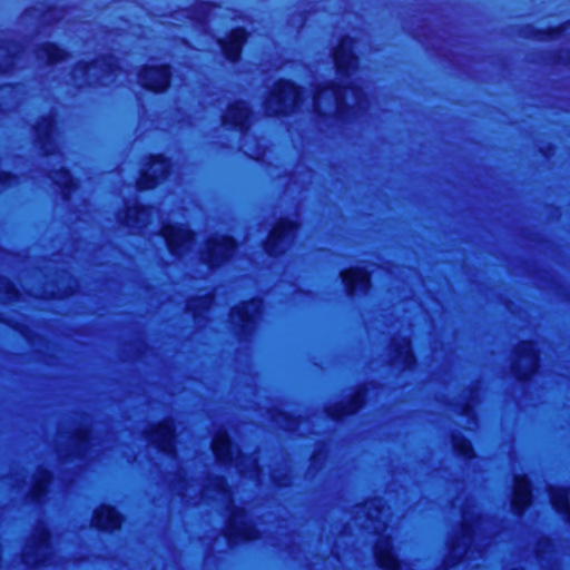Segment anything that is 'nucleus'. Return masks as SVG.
<instances>
[{"label":"nucleus","instance_id":"f257e3e1","mask_svg":"<svg viewBox=\"0 0 570 570\" xmlns=\"http://www.w3.org/2000/svg\"><path fill=\"white\" fill-rule=\"evenodd\" d=\"M312 105L321 115L333 114L343 116L350 108H363L364 92L354 83L343 88L331 85L317 90L313 97Z\"/></svg>","mask_w":570,"mask_h":570},{"label":"nucleus","instance_id":"f03ea898","mask_svg":"<svg viewBox=\"0 0 570 570\" xmlns=\"http://www.w3.org/2000/svg\"><path fill=\"white\" fill-rule=\"evenodd\" d=\"M212 449L218 462L226 465H234L242 475L256 478L258 475L257 460L252 456H244L235 449L226 432H218L213 441Z\"/></svg>","mask_w":570,"mask_h":570},{"label":"nucleus","instance_id":"7ed1b4c3","mask_svg":"<svg viewBox=\"0 0 570 570\" xmlns=\"http://www.w3.org/2000/svg\"><path fill=\"white\" fill-rule=\"evenodd\" d=\"M117 71V60L109 56L100 58L89 66H78L72 77L75 82H78L79 78H85L89 86H108L118 77Z\"/></svg>","mask_w":570,"mask_h":570},{"label":"nucleus","instance_id":"20e7f679","mask_svg":"<svg viewBox=\"0 0 570 570\" xmlns=\"http://www.w3.org/2000/svg\"><path fill=\"white\" fill-rule=\"evenodd\" d=\"M301 104V91L292 82L278 81L266 101L271 115L292 112Z\"/></svg>","mask_w":570,"mask_h":570},{"label":"nucleus","instance_id":"39448f33","mask_svg":"<svg viewBox=\"0 0 570 570\" xmlns=\"http://www.w3.org/2000/svg\"><path fill=\"white\" fill-rule=\"evenodd\" d=\"M51 554L50 535L45 528L37 530L22 556L27 566L47 564Z\"/></svg>","mask_w":570,"mask_h":570},{"label":"nucleus","instance_id":"423d86ee","mask_svg":"<svg viewBox=\"0 0 570 570\" xmlns=\"http://www.w3.org/2000/svg\"><path fill=\"white\" fill-rule=\"evenodd\" d=\"M161 235L173 255L181 256L193 248L194 235L183 225H165Z\"/></svg>","mask_w":570,"mask_h":570},{"label":"nucleus","instance_id":"0eeeda50","mask_svg":"<svg viewBox=\"0 0 570 570\" xmlns=\"http://www.w3.org/2000/svg\"><path fill=\"white\" fill-rule=\"evenodd\" d=\"M226 537L229 542L250 541L258 537L257 529L248 521L243 509H232Z\"/></svg>","mask_w":570,"mask_h":570},{"label":"nucleus","instance_id":"6e6552de","mask_svg":"<svg viewBox=\"0 0 570 570\" xmlns=\"http://www.w3.org/2000/svg\"><path fill=\"white\" fill-rule=\"evenodd\" d=\"M235 250V242L228 236L213 237L202 253L203 261L212 268L227 261Z\"/></svg>","mask_w":570,"mask_h":570},{"label":"nucleus","instance_id":"1a4fd4ad","mask_svg":"<svg viewBox=\"0 0 570 570\" xmlns=\"http://www.w3.org/2000/svg\"><path fill=\"white\" fill-rule=\"evenodd\" d=\"M513 372L519 380L529 379L538 368V351L532 342H523L517 350Z\"/></svg>","mask_w":570,"mask_h":570},{"label":"nucleus","instance_id":"9d476101","mask_svg":"<svg viewBox=\"0 0 570 570\" xmlns=\"http://www.w3.org/2000/svg\"><path fill=\"white\" fill-rule=\"evenodd\" d=\"M296 227V224L288 219H282L278 222L265 243L266 252L269 255H278L285 252L286 246L294 238Z\"/></svg>","mask_w":570,"mask_h":570},{"label":"nucleus","instance_id":"9b49d317","mask_svg":"<svg viewBox=\"0 0 570 570\" xmlns=\"http://www.w3.org/2000/svg\"><path fill=\"white\" fill-rule=\"evenodd\" d=\"M481 527L478 521L475 524L471 523L470 518L464 514L463 524L461 528V535L458 538L452 546L451 557L453 559H458L459 561H463L464 559H471L474 550L472 549V543L475 540V531Z\"/></svg>","mask_w":570,"mask_h":570},{"label":"nucleus","instance_id":"f8f14e48","mask_svg":"<svg viewBox=\"0 0 570 570\" xmlns=\"http://www.w3.org/2000/svg\"><path fill=\"white\" fill-rule=\"evenodd\" d=\"M148 441L154 444L161 453L174 455V424L171 420H166L153 428L147 435Z\"/></svg>","mask_w":570,"mask_h":570},{"label":"nucleus","instance_id":"ddd939ff","mask_svg":"<svg viewBox=\"0 0 570 570\" xmlns=\"http://www.w3.org/2000/svg\"><path fill=\"white\" fill-rule=\"evenodd\" d=\"M354 41L350 37L342 39L340 46L334 51V62L337 72L343 77H351L356 70L357 59L353 52Z\"/></svg>","mask_w":570,"mask_h":570},{"label":"nucleus","instance_id":"4468645a","mask_svg":"<svg viewBox=\"0 0 570 570\" xmlns=\"http://www.w3.org/2000/svg\"><path fill=\"white\" fill-rule=\"evenodd\" d=\"M262 301L252 299L250 302L244 303L233 309L232 321L240 328L243 334L247 333L252 328L256 317L262 312Z\"/></svg>","mask_w":570,"mask_h":570},{"label":"nucleus","instance_id":"2eb2a0df","mask_svg":"<svg viewBox=\"0 0 570 570\" xmlns=\"http://www.w3.org/2000/svg\"><path fill=\"white\" fill-rule=\"evenodd\" d=\"M169 170V164L164 157H155L149 164L148 168L144 169L140 178L137 181V187L140 190L154 188L160 178H165Z\"/></svg>","mask_w":570,"mask_h":570},{"label":"nucleus","instance_id":"dca6fc26","mask_svg":"<svg viewBox=\"0 0 570 570\" xmlns=\"http://www.w3.org/2000/svg\"><path fill=\"white\" fill-rule=\"evenodd\" d=\"M170 72L168 67H147L139 75L142 87L155 92L164 91L169 85Z\"/></svg>","mask_w":570,"mask_h":570},{"label":"nucleus","instance_id":"f3484780","mask_svg":"<svg viewBox=\"0 0 570 570\" xmlns=\"http://www.w3.org/2000/svg\"><path fill=\"white\" fill-rule=\"evenodd\" d=\"M374 554L377 564L386 570H400L401 564L396 558L390 537L381 535L375 543Z\"/></svg>","mask_w":570,"mask_h":570},{"label":"nucleus","instance_id":"a211bd4d","mask_svg":"<svg viewBox=\"0 0 570 570\" xmlns=\"http://www.w3.org/2000/svg\"><path fill=\"white\" fill-rule=\"evenodd\" d=\"M531 503V489L530 482L527 476L515 475L514 478V488H513V497H512V509L513 511L521 515L527 507Z\"/></svg>","mask_w":570,"mask_h":570},{"label":"nucleus","instance_id":"6ab92c4d","mask_svg":"<svg viewBox=\"0 0 570 570\" xmlns=\"http://www.w3.org/2000/svg\"><path fill=\"white\" fill-rule=\"evenodd\" d=\"M341 277L350 295L356 292L366 293L370 288V275L364 269H346L341 273Z\"/></svg>","mask_w":570,"mask_h":570},{"label":"nucleus","instance_id":"aec40b11","mask_svg":"<svg viewBox=\"0 0 570 570\" xmlns=\"http://www.w3.org/2000/svg\"><path fill=\"white\" fill-rule=\"evenodd\" d=\"M246 40V31L242 28L234 29L227 39L218 41L225 57L230 61H236Z\"/></svg>","mask_w":570,"mask_h":570},{"label":"nucleus","instance_id":"412c9836","mask_svg":"<svg viewBox=\"0 0 570 570\" xmlns=\"http://www.w3.org/2000/svg\"><path fill=\"white\" fill-rule=\"evenodd\" d=\"M92 525L100 530L112 531L120 528L121 517L114 508L102 505L96 510Z\"/></svg>","mask_w":570,"mask_h":570},{"label":"nucleus","instance_id":"4be33fe9","mask_svg":"<svg viewBox=\"0 0 570 570\" xmlns=\"http://www.w3.org/2000/svg\"><path fill=\"white\" fill-rule=\"evenodd\" d=\"M248 118L249 109L247 105L238 101L228 108L224 116V124H228L240 131H246L248 129Z\"/></svg>","mask_w":570,"mask_h":570},{"label":"nucleus","instance_id":"5701e85b","mask_svg":"<svg viewBox=\"0 0 570 570\" xmlns=\"http://www.w3.org/2000/svg\"><path fill=\"white\" fill-rule=\"evenodd\" d=\"M36 135L41 149L47 155L55 151V125L52 118H43L36 127Z\"/></svg>","mask_w":570,"mask_h":570},{"label":"nucleus","instance_id":"b1692460","mask_svg":"<svg viewBox=\"0 0 570 570\" xmlns=\"http://www.w3.org/2000/svg\"><path fill=\"white\" fill-rule=\"evenodd\" d=\"M203 497L219 500L227 504L232 503L230 492L227 489L226 481L223 478L210 480L203 490Z\"/></svg>","mask_w":570,"mask_h":570},{"label":"nucleus","instance_id":"393cba45","mask_svg":"<svg viewBox=\"0 0 570 570\" xmlns=\"http://www.w3.org/2000/svg\"><path fill=\"white\" fill-rule=\"evenodd\" d=\"M395 352L394 363L403 368H411L414 364V355L409 338H402L393 344Z\"/></svg>","mask_w":570,"mask_h":570},{"label":"nucleus","instance_id":"a878e982","mask_svg":"<svg viewBox=\"0 0 570 570\" xmlns=\"http://www.w3.org/2000/svg\"><path fill=\"white\" fill-rule=\"evenodd\" d=\"M364 392L357 391L347 403H342L333 407L330 412L331 417L338 420L344 415L357 412L364 403Z\"/></svg>","mask_w":570,"mask_h":570},{"label":"nucleus","instance_id":"bb28decb","mask_svg":"<svg viewBox=\"0 0 570 570\" xmlns=\"http://www.w3.org/2000/svg\"><path fill=\"white\" fill-rule=\"evenodd\" d=\"M550 501L557 512L570 520L569 491L567 489H550Z\"/></svg>","mask_w":570,"mask_h":570},{"label":"nucleus","instance_id":"cd10ccee","mask_svg":"<svg viewBox=\"0 0 570 570\" xmlns=\"http://www.w3.org/2000/svg\"><path fill=\"white\" fill-rule=\"evenodd\" d=\"M148 217L149 213L147 208L135 205L132 207H128L125 220L127 226L140 228L141 226H145Z\"/></svg>","mask_w":570,"mask_h":570},{"label":"nucleus","instance_id":"c85d7f7f","mask_svg":"<svg viewBox=\"0 0 570 570\" xmlns=\"http://www.w3.org/2000/svg\"><path fill=\"white\" fill-rule=\"evenodd\" d=\"M50 178L61 188L63 197L68 198L75 187V181L69 171L61 167L60 169L52 171L50 174Z\"/></svg>","mask_w":570,"mask_h":570},{"label":"nucleus","instance_id":"c756f323","mask_svg":"<svg viewBox=\"0 0 570 570\" xmlns=\"http://www.w3.org/2000/svg\"><path fill=\"white\" fill-rule=\"evenodd\" d=\"M70 441L73 448V454L78 458H83L89 446L90 433L87 429H79Z\"/></svg>","mask_w":570,"mask_h":570},{"label":"nucleus","instance_id":"7c9ffc66","mask_svg":"<svg viewBox=\"0 0 570 570\" xmlns=\"http://www.w3.org/2000/svg\"><path fill=\"white\" fill-rule=\"evenodd\" d=\"M39 60H46L48 63L62 61L66 57L63 50L52 43L43 45L37 52Z\"/></svg>","mask_w":570,"mask_h":570},{"label":"nucleus","instance_id":"2f4dec72","mask_svg":"<svg viewBox=\"0 0 570 570\" xmlns=\"http://www.w3.org/2000/svg\"><path fill=\"white\" fill-rule=\"evenodd\" d=\"M51 481V474L48 471H41L39 476L30 491L32 501H40L46 494L49 482Z\"/></svg>","mask_w":570,"mask_h":570},{"label":"nucleus","instance_id":"473e14b6","mask_svg":"<svg viewBox=\"0 0 570 570\" xmlns=\"http://www.w3.org/2000/svg\"><path fill=\"white\" fill-rule=\"evenodd\" d=\"M17 56L8 47H0V71L9 72L17 62Z\"/></svg>","mask_w":570,"mask_h":570},{"label":"nucleus","instance_id":"72a5a7b5","mask_svg":"<svg viewBox=\"0 0 570 570\" xmlns=\"http://www.w3.org/2000/svg\"><path fill=\"white\" fill-rule=\"evenodd\" d=\"M452 441H453V448L458 454H460L464 458L472 456L473 449H472L471 443L466 439L460 438V436H453Z\"/></svg>","mask_w":570,"mask_h":570},{"label":"nucleus","instance_id":"f704fd0d","mask_svg":"<svg viewBox=\"0 0 570 570\" xmlns=\"http://www.w3.org/2000/svg\"><path fill=\"white\" fill-rule=\"evenodd\" d=\"M375 507V515L372 514V512H367V521L371 522V524L366 525V528H373L375 532H379L382 530V528H386L385 523L381 524V518L384 515L383 510L377 507L376 504H372Z\"/></svg>","mask_w":570,"mask_h":570},{"label":"nucleus","instance_id":"c9c22d12","mask_svg":"<svg viewBox=\"0 0 570 570\" xmlns=\"http://www.w3.org/2000/svg\"><path fill=\"white\" fill-rule=\"evenodd\" d=\"M212 301H213V298H212V297L206 296V297H203V298H200V299H199V304H200L204 308H207V307H209V306H210Z\"/></svg>","mask_w":570,"mask_h":570},{"label":"nucleus","instance_id":"e433bc0d","mask_svg":"<svg viewBox=\"0 0 570 570\" xmlns=\"http://www.w3.org/2000/svg\"><path fill=\"white\" fill-rule=\"evenodd\" d=\"M9 179H11L10 175L0 173V185H10Z\"/></svg>","mask_w":570,"mask_h":570},{"label":"nucleus","instance_id":"4c0bfd02","mask_svg":"<svg viewBox=\"0 0 570 570\" xmlns=\"http://www.w3.org/2000/svg\"><path fill=\"white\" fill-rule=\"evenodd\" d=\"M464 412H465V415H468V416H469V415L471 414V407H470L469 405H466V406L464 407Z\"/></svg>","mask_w":570,"mask_h":570}]
</instances>
